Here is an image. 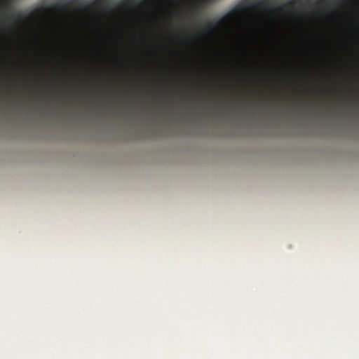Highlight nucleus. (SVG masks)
I'll use <instances>...</instances> for the list:
<instances>
[{
    "instance_id": "nucleus-2",
    "label": "nucleus",
    "mask_w": 359,
    "mask_h": 359,
    "mask_svg": "<svg viewBox=\"0 0 359 359\" xmlns=\"http://www.w3.org/2000/svg\"><path fill=\"white\" fill-rule=\"evenodd\" d=\"M233 15V11L231 12H229V13H227L225 16H224L220 20H219V23L220 24H225L226 23V22L229 20V18H231V16Z\"/></svg>"
},
{
    "instance_id": "nucleus-8",
    "label": "nucleus",
    "mask_w": 359,
    "mask_h": 359,
    "mask_svg": "<svg viewBox=\"0 0 359 359\" xmlns=\"http://www.w3.org/2000/svg\"><path fill=\"white\" fill-rule=\"evenodd\" d=\"M6 3H11V1H5Z\"/></svg>"
},
{
    "instance_id": "nucleus-5",
    "label": "nucleus",
    "mask_w": 359,
    "mask_h": 359,
    "mask_svg": "<svg viewBox=\"0 0 359 359\" xmlns=\"http://www.w3.org/2000/svg\"><path fill=\"white\" fill-rule=\"evenodd\" d=\"M255 3H257V4H262V3H265L266 1H254Z\"/></svg>"
},
{
    "instance_id": "nucleus-1",
    "label": "nucleus",
    "mask_w": 359,
    "mask_h": 359,
    "mask_svg": "<svg viewBox=\"0 0 359 359\" xmlns=\"http://www.w3.org/2000/svg\"><path fill=\"white\" fill-rule=\"evenodd\" d=\"M118 3H126V1H118ZM138 4L144 3H186L187 1H135ZM198 3H208L209 1H198Z\"/></svg>"
},
{
    "instance_id": "nucleus-6",
    "label": "nucleus",
    "mask_w": 359,
    "mask_h": 359,
    "mask_svg": "<svg viewBox=\"0 0 359 359\" xmlns=\"http://www.w3.org/2000/svg\"><path fill=\"white\" fill-rule=\"evenodd\" d=\"M90 2L92 3V4H96V3H100L101 1H90Z\"/></svg>"
},
{
    "instance_id": "nucleus-3",
    "label": "nucleus",
    "mask_w": 359,
    "mask_h": 359,
    "mask_svg": "<svg viewBox=\"0 0 359 359\" xmlns=\"http://www.w3.org/2000/svg\"><path fill=\"white\" fill-rule=\"evenodd\" d=\"M314 2L316 4H320V3H324L325 1H314ZM333 2L336 3L337 4H344V3H359V1H333Z\"/></svg>"
},
{
    "instance_id": "nucleus-7",
    "label": "nucleus",
    "mask_w": 359,
    "mask_h": 359,
    "mask_svg": "<svg viewBox=\"0 0 359 359\" xmlns=\"http://www.w3.org/2000/svg\"><path fill=\"white\" fill-rule=\"evenodd\" d=\"M66 2H67V3H72V1H67Z\"/></svg>"
},
{
    "instance_id": "nucleus-4",
    "label": "nucleus",
    "mask_w": 359,
    "mask_h": 359,
    "mask_svg": "<svg viewBox=\"0 0 359 359\" xmlns=\"http://www.w3.org/2000/svg\"><path fill=\"white\" fill-rule=\"evenodd\" d=\"M285 3L287 4H292V3H297L298 1H285Z\"/></svg>"
}]
</instances>
